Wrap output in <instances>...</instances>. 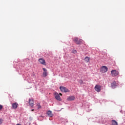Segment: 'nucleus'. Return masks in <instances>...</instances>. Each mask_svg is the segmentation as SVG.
<instances>
[{
  "label": "nucleus",
  "instance_id": "11",
  "mask_svg": "<svg viewBox=\"0 0 125 125\" xmlns=\"http://www.w3.org/2000/svg\"><path fill=\"white\" fill-rule=\"evenodd\" d=\"M55 98H56V99L57 100H58L59 101H61L62 100V99H61V98L60 97V95L59 94L55 95Z\"/></svg>",
  "mask_w": 125,
  "mask_h": 125
},
{
  "label": "nucleus",
  "instance_id": "7",
  "mask_svg": "<svg viewBox=\"0 0 125 125\" xmlns=\"http://www.w3.org/2000/svg\"><path fill=\"white\" fill-rule=\"evenodd\" d=\"M107 71H108V68H107L106 66H103L101 68V72H102V73H106Z\"/></svg>",
  "mask_w": 125,
  "mask_h": 125
},
{
  "label": "nucleus",
  "instance_id": "13",
  "mask_svg": "<svg viewBox=\"0 0 125 125\" xmlns=\"http://www.w3.org/2000/svg\"><path fill=\"white\" fill-rule=\"evenodd\" d=\"M89 60H90V58L88 57H85L84 58V61L86 63H88L89 62Z\"/></svg>",
  "mask_w": 125,
  "mask_h": 125
},
{
  "label": "nucleus",
  "instance_id": "8",
  "mask_svg": "<svg viewBox=\"0 0 125 125\" xmlns=\"http://www.w3.org/2000/svg\"><path fill=\"white\" fill-rule=\"evenodd\" d=\"M111 87L112 88H116V87H117V86H118V84H117V83H116L115 81L113 82L111 84Z\"/></svg>",
  "mask_w": 125,
  "mask_h": 125
},
{
  "label": "nucleus",
  "instance_id": "22",
  "mask_svg": "<svg viewBox=\"0 0 125 125\" xmlns=\"http://www.w3.org/2000/svg\"><path fill=\"white\" fill-rule=\"evenodd\" d=\"M31 111H34V109H32Z\"/></svg>",
  "mask_w": 125,
  "mask_h": 125
},
{
  "label": "nucleus",
  "instance_id": "5",
  "mask_svg": "<svg viewBox=\"0 0 125 125\" xmlns=\"http://www.w3.org/2000/svg\"><path fill=\"white\" fill-rule=\"evenodd\" d=\"M42 70L43 71L42 73V77L43 78H46L47 77V69L45 68H43Z\"/></svg>",
  "mask_w": 125,
  "mask_h": 125
},
{
  "label": "nucleus",
  "instance_id": "3",
  "mask_svg": "<svg viewBox=\"0 0 125 125\" xmlns=\"http://www.w3.org/2000/svg\"><path fill=\"white\" fill-rule=\"evenodd\" d=\"M60 89H61V91H62V92H70V90L68 89V88L64 86H61L60 87Z\"/></svg>",
  "mask_w": 125,
  "mask_h": 125
},
{
  "label": "nucleus",
  "instance_id": "15",
  "mask_svg": "<svg viewBox=\"0 0 125 125\" xmlns=\"http://www.w3.org/2000/svg\"><path fill=\"white\" fill-rule=\"evenodd\" d=\"M112 125H118V122L115 120H112Z\"/></svg>",
  "mask_w": 125,
  "mask_h": 125
},
{
  "label": "nucleus",
  "instance_id": "10",
  "mask_svg": "<svg viewBox=\"0 0 125 125\" xmlns=\"http://www.w3.org/2000/svg\"><path fill=\"white\" fill-rule=\"evenodd\" d=\"M18 104L17 103H15L12 104V109H17V107H18Z\"/></svg>",
  "mask_w": 125,
  "mask_h": 125
},
{
  "label": "nucleus",
  "instance_id": "2",
  "mask_svg": "<svg viewBox=\"0 0 125 125\" xmlns=\"http://www.w3.org/2000/svg\"><path fill=\"white\" fill-rule=\"evenodd\" d=\"M111 76H112V77H117V76H119L120 75L119 71H118L116 70H111Z\"/></svg>",
  "mask_w": 125,
  "mask_h": 125
},
{
  "label": "nucleus",
  "instance_id": "4",
  "mask_svg": "<svg viewBox=\"0 0 125 125\" xmlns=\"http://www.w3.org/2000/svg\"><path fill=\"white\" fill-rule=\"evenodd\" d=\"M38 61L40 64H42V65H46V62H45V60L42 58L39 59Z\"/></svg>",
  "mask_w": 125,
  "mask_h": 125
},
{
  "label": "nucleus",
  "instance_id": "19",
  "mask_svg": "<svg viewBox=\"0 0 125 125\" xmlns=\"http://www.w3.org/2000/svg\"><path fill=\"white\" fill-rule=\"evenodd\" d=\"M3 108V106H2V105L0 104V110H2Z\"/></svg>",
  "mask_w": 125,
  "mask_h": 125
},
{
  "label": "nucleus",
  "instance_id": "9",
  "mask_svg": "<svg viewBox=\"0 0 125 125\" xmlns=\"http://www.w3.org/2000/svg\"><path fill=\"white\" fill-rule=\"evenodd\" d=\"M67 101H74L75 100V97L74 96H69L67 98Z\"/></svg>",
  "mask_w": 125,
  "mask_h": 125
},
{
  "label": "nucleus",
  "instance_id": "16",
  "mask_svg": "<svg viewBox=\"0 0 125 125\" xmlns=\"http://www.w3.org/2000/svg\"><path fill=\"white\" fill-rule=\"evenodd\" d=\"M37 106H38V109H41V108H42V106H41V105L40 104H37Z\"/></svg>",
  "mask_w": 125,
  "mask_h": 125
},
{
  "label": "nucleus",
  "instance_id": "23",
  "mask_svg": "<svg viewBox=\"0 0 125 125\" xmlns=\"http://www.w3.org/2000/svg\"><path fill=\"white\" fill-rule=\"evenodd\" d=\"M59 94H62V93H60Z\"/></svg>",
  "mask_w": 125,
  "mask_h": 125
},
{
  "label": "nucleus",
  "instance_id": "18",
  "mask_svg": "<svg viewBox=\"0 0 125 125\" xmlns=\"http://www.w3.org/2000/svg\"><path fill=\"white\" fill-rule=\"evenodd\" d=\"M2 122H3V120L0 119V125H1V124H2Z\"/></svg>",
  "mask_w": 125,
  "mask_h": 125
},
{
  "label": "nucleus",
  "instance_id": "6",
  "mask_svg": "<svg viewBox=\"0 0 125 125\" xmlns=\"http://www.w3.org/2000/svg\"><path fill=\"white\" fill-rule=\"evenodd\" d=\"M95 90L98 92L101 91V85L98 84L96 85L95 86Z\"/></svg>",
  "mask_w": 125,
  "mask_h": 125
},
{
  "label": "nucleus",
  "instance_id": "21",
  "mask_svg": "<svg viewBox=\"0 0 125 125\" xmlns=\"http://www.w3.org/2000/svg\"><path fill=\"white\" fill-rule=\"evenodd\" d=\"M60 95H61V96H62V94H60Z\"/></svg>",
  "mask_w": 125,
  "mask_h": 125
},
{
  "label": "nucleus",
  "instance_id": "1",
  "mask_svg": "<svg viewBox=\"0 0 125 125\" xmlns=\"http://www.w3.org/2000/svg\"><path fill=\"white\" fill-rule=\"evenodd\" d=\"M73 41L76 44H82L83 43V40L80 39L78 37L73 38Z\"/></svg>",
  "mask_w": 125,
  "mask_h": 125
},
{
  "label": "nucleus",
  "instance_id": "12",
  "mask_svg": "<svg viewBox=\"0 0 125 125\" xmlns=\"http://www.w3.org/2000/svg\"><path fill=\"white\" fill-rule=\"evenodd\" d=\"M29 104L31 107H34V100L29 99Z\"/></svg>",
  "mask_w": 125,
  "mask_h": 125
},
{
  "label": "nucleus",
  "instance_id": "17",
  "mask_svg": "<svg viewBox=\"0 0 125 125\" xmlns=\"http://www.w3.org/2000/svg\"><path fill=\"white\" fill-rule=\"evenodd\" d=\"M79 83H81V84H83V81L82 80H79Z\"/></svg>",
  "mask_w": 125,
  "mask_h": 125
},
{
  "label": "nucleus",
  "instance_id": "14",
  "mask_svg": "<svg viewBox=\"0 0 125 125\" xmlns=\"http://www.w3.org/2000/svg\"><path fill=\"white\" fill-rule=\"evenodd\" d=\"M47 114L49 117H52L53 116L52 112L51 111H47Z\"/></svg>",
  "mask_w": 125,
  "mask_h": 125
},
{
  "label": "nucleus",
  "instance_id": "20",
  "mask_svg": "<svg viewBox=\"0 0 125 125\" xmlns=\"http://www.w3.org/2000/svg\"><path fill=\"white\" fill-rule=\"evenodd\" d=\"M16 125H21V124H18Z\"/></svg>",
  "mask_w": 125,
  "mask_h": 125
}]
</instances>
